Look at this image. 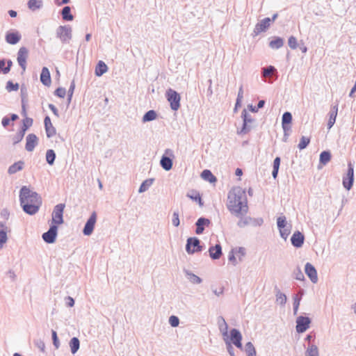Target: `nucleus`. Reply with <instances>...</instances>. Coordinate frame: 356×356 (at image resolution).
<instances>
[{"instance_id": "obj_1", "label": "nucleus", "mask_w": 356, "mask_h": 356, "mask_svg": "<svg viewBox=\"0 0 356 356\" xmlns=\"http://www.w3.org/2000/svg\"><path fill=\"white\" fill-rule=\"evenodd\" d=\"M227 208L236 217L245 215L248 211L245 191L241 187L232 188L228 193Z\"/></svg>"}, {"instance_id": "obj_2", "label": "nucleus", "mask_w": 356, "mask_h": 356, "mask_svg": "<svg viewBox=\"0 0 356 356\" xmlns=\"http://www.w3.org/2000/svg\"><path fill=\"white\" fill-rule=\"evenodd\" d=\"M19 200L24 211L29 215L35 214L42 204L39 194L25 186L20 189Z\"/></svg>"}, {"instance_id": "obj_3", "label": "nucleus", "mask_w": 356, "mask_h": 356, "mask_svg": "<svg viewBox=\"0 0 356 356\" xmlns=\"http://www.w3.org/2000/svg\"><path fill=\"white\" fill-rule=\"evenodd\" d=\"M72 31L70 25L59 26L56 31V37L62 43H68L72 37Z\"/></svg>"}, {"instance_id": "obj_4", "label": "nucleus", "mask_w": 356, "mask_h": 356, "mask_svg": "<svg viewBox=\"0 0 356 356\" xmlns=\"http://www.w3.org/2000/svg\"><path fill=\"white\" fill-rule=\"evenodd\" d=\"M241 118L243 119V126L240 131H237V134H248L252 129V124L254 122V120L252 116L247 112L246 109H243L241 113Z\"/></svg>"}, {"instance_id": "obj_5", "label": "nucleus", "mask_w": 356, "mask_h": 356, "mask_svg": "<svg viewBox=\"0 0 356 356\" xmlns=\"http://www.w3.org/2000/svg\"><path fill=\"white\" fill-rule=\"evenodd\" d=\"M165 95L167 100L170 103L171 109L177 111L180 107L181 97L177 91L169 88L166 91Z\"/></svg>"}, {"instance_id": "obj_6", "label": "nucleus", "mask_w": 356, "mask_h": 356, "mask_svg": "<svg viewBox=\"0 0 356 356\" xmlns=\"http://www.w3.org/2000/svg\"><path fill=\"white\" fill-rule=\"evenodd\" d=\"M202 247L200 245V241L197 237H190L187 239L186 251L189 254L201 252Z\"/></svg>"}, {"instance_id": "obj_7", "label": "nucleus", "mask_w": 356, "mask_h": 356, "mask_svg": "<svg viewBox=\"0 0 356 356\" xmlns=\"http://www.w3.org/2000/svg\"><path fill=\"white\" fill-rule=\"evenodd\" d=\"M65 209L64 204H58L54 208L52 212V223L53 225H60L63 223V211Z\"/></svg>"}, {"instance_id": "obj_8", "label": "nucleus", "mask_w": 356, "mask_h": 356, "mask_svg": "<svg viewBox=\"0 0 356 356\" xmlns=\"http://www.w3.org/2000/svg\"><path fill=\"white\" fill-rule=\"evenodd\" d=\"M354 182V168L352 163L350 162L348 164V170L346 177H343V187L349 191Z\"/></svg>"}, {"instance_id": "obj_9", "label": "nucleus", "mask_w": 356, "mask_h": 356, "mask_svg": "<svg viewBox=\"0 0 356 356\" xmlns=\"http://www.w3.org/2000/svg\"><path fill=\"white\" fill-rule=\"evenodd\" d=\"M29 56V50L25 47L19 48L17 52V60L22 70V72H25L26 69V60Z\"/></svg>"}, {"instance_id": "obj_10", "label": "nucleus", "mask_w": 356, "mask_h": 356, "mask_svg": "<svg viewBox=\"0 0 356 356\" xmlns=\"http://www.w3.org/2000/svg\"><path fill=\"white\" fill-rule=\"evenodd\" d=\"M58 234V227L56 225H51L49 230L42 234V238L47 243H53L55 242Z\"/></svg>"}, {"instance_id": "obj_11", "label": "nucleus", "mask_w": 356, "mask_h": 356, "mask_svg": "<svg viewBox=\"0 0 356 356\" xmlns=\"http://www.w3.org/2000/svg\"><path fill=\"white\" fill-rule=\"evenodd\" d=\"M311 320L309 317L300 316L296 319V332L302 333L305 332L309 327Z\"/></svg>"}, {"instance_id": "obj_12", "label": "nucleus", "mask_w": 356, "mask_h": 356, "mask_svg": "<svg viewBox=\"0 0 356 356\" xmlns=\"http://www.w3.org/2000/svg\"><path fill=\"white\" fill-rule=\"evenodd\" d=\"M97 221V214L94 211L92 213L88 220L86 221L83 229V233L85 236H90L92 234L95 225Z\"/></svg>"}, {"instance_id": "obj_13", "label": "nucleus", "mask_w": 356, "mask_h": 356, "mask_svg": "<svg viewBox=\"0 0 356 356\" xmlns=\"http://www.w3.org/2000/svg\"><path fill=\"white\" fill-rule=\"evenodd\" d=\"M271 19L269 17H266L258 22L254 29V34L259 35L261 32L266 31L270 25Z\"/></svg>"}, {"instance_id": "obj_14", "label": "nucleus", "mask_w": 356, "mask_h": 356, "mask_svg": "<svg viewBox=\"0 0 356 356\" xmlns=\"http://www.w3.org/2000/svg\"><path fill=\"white\" fill-rule=\"evenodd\" d=\"M305 272L312 283L316 284L318 282L317 271L312 264L307 262L305 264Z\"/></svg>"}, {"instance_id": "obj_15", "label": "nucleus", "mask_w": 356, "mask_h": 356, "mask_svg": "<svg viewBox=\"0 0 356 356\" xmlns=\"http://www.w3.org/2000/svg\"><path fill=\"white\" fill-rule=\"evenodd\" d=\"M305 236L304 235L299 231H296L293 233L291 238V244L295 248H301L304 243Z\"/></svg>"}, {"instance_id": "obj_16", "label": "nucleus", "mask_w": 356, "mask_h": 356, "mask_svg": "<svg viewBox=\"0 0 356 356\" xmlns=\"http://www.w3.org/2000/svg\"><path fill=\"white\" fill-rule=\"evenodd\" d=\"M22 35L17 31H8L6 34V41L10 44H16L21 40Z\"/></svg>"}, {"instance_id": "obj_17", "label": "nucleus", "mask_w": 356, "mask_h": 356, "mask_svg": "<svg viewBox=\"0 0 356 356\" xmlns=\"http://www.w3.org/2000/svg\"><path fill=\"white\" fill-rule=\"evenodd\" d=\"M242 335L239 330L233 328L230 330V340L238 348H242Z\"/></svg>"}, {"instance_id": "obj_18", "label": "nucleus", "mask_w": 356, "mask_h": 356, "mask_svg": "<svg viewBox=\"0 0 356 356\" xmlns=\"http://www.w3.org/2000/svg\"><path fill=\"white\" fill-rule=\"evenodd\" d=\"M26 146L25 148L28 152H32L35 147L38 145V137L34 134H30L26 136Z\"/></svg>"}, {"instance_id": "obj_19", "label": "nucleus", "mask_w": 356, "mask_h": 356, "mask_svg": "<svg viewBox=\"0 0 356 356\" xmlns=\"http://www.w3.org/2000/svg\"><path fill=\"white\" fill-rule=\"evenodd\" d=\"M211 223L210 220L208 218L201 217L197 219L195 222L196 229L195 233L197 234H201L203 233L204 230L205 226H209Z\"/></svg>"}, {"instance_id": "obj_20", "label": "nucleus", "mask_w": 356, "mask_h": 356, "mask_svg": "<svg viewBox=\"0 0 356 356\" xmlns=\"http://www.w3.org/2000/svg\"><path fill=\"white\" fill-rule=\"evenodd\" d=\"M44 128L47 138H51L56 135V129L52 125L51 119L49 116H46L44 120Z\"/></svg>"}, {"instance_id": "obj_21", "label": "nucleus", "mask_w": 356, "mask_h": 356, "mask_svg": "<svg viewBox=\"0 0 356 356\" xmlns=\"http://www.w3.org/2000/svg\"><path fill=\"white\" fill-rule=\"evenodd\" d=\"M40 81L46 86H49L51 85V75L49 69L47 67H43L40 74Z\"/></svg>"}, {"instance_id": "obj_22", "label": "nucleus", "mask_w": 356, "mask_h": 356, "mask_svg": "<svg viewBox=\"0 0 356 356\" xmlns=\"http://www.w3.org/2000/svg\"><path fill=\"white\" fill-rule=\"evenodd\" d=\"M25 167V163L24 161H18L12 164L8 169V173L9 175H13L16 172L22 170Z\"/></svg>"}, {"instance_id": "obj_23", "label": "nucleus", "mask_w": 356, "mask_h": 356, "mask_svg": "<svg viewBox=\"0 0 356 356\" xmlns=\"http://www.w3.org/2000/svg\"><path fill=\"white\" fill-rule=\"evenodd\" d=\"M209 256L212 259H218L222 255V248L220 244L211 246L209 249Z\"/></svg>"}, {"instance_id": "obj_24", "label": "nucleus", "mask_w": 356, "mask_h": 356, "mask_svg": "<svg viewBox=\"0 0 356 356\" xmlns=\"http://www.w3.org/2000/svg\"><path fill=\"white\" fill-rule=\"evenodd\" d=\"M338 112V104L333 106L329 113L327 129H330L334 124Z\"/></svg>"}, {"instance_id": "obj_25", "label": "nucleus", "mask_w": 356, "mask_h": 356, "mask_svg": "<svg viewBox=\"0 0 356 356\" xmlns=\"http://www.w3.org/2000/svg\"><path fill=\"white\" fill-rule=\"evenodd\" d=\"M9 228L3 222H0V248H3L8 240L7 232Z\"/></svg>"}, {"instance_id": "obj_26", "label": "nucleus", "mask_w": 356, "mask_h": 356, "mask_svg": "<svg viewBox=\"0 0 356 356\" xmlns=\"http://www.w3.org/2000/svg\"><path fill=\"white\" fill-rule=\"evenodd\" d=\"M292 121V115L290 112L284 113L282 118V127L283 130H291L289 125Z\"/></svg>"}, {"instance_id": "obj_27", "label": "nucleus", "mask_w": 356, "mask_h": 356, "mask_svg": "<svg viewBox=\"0 0 356 356\" xmlns=\"http://www.w3.org/2000/svg\"><path fill=\"white\" fill-rule=\"evenodd\" d=\"M218 325L220 330V332L222 333L224 337H228V325L222 316H219L218 318Z\"/></svg>"}, {"instance_id": "obj_28", "label": "nucleus", "mask_w": 356, "mask_h": 356, "mask_svg": "<svg viewBox=\"0 0 356 356\" xmlns=\"http://www.w3.org/2000/svg\"><path fill=\"white\" fill-rule=\"evenodd\" d=\"M107 70V65L104 63V62L99 60L96 65L95 74L97 76H101L104 73H106Z\"/></svg>"}, {"instance_id": "obj_29", "label": "nucleus", "mask_w": 356, "mask_h": 356, "mask_svg": "<svg viewBox=\"0 0 356 356\" xmlns=\"http://www.w3.org/2000/svg\"><path fill=\"white\" fill-rule=\"evenodd\" d=\"M160 164L165 170L168 171L172 167V160L168 156L163 155L161 159Z\"/></svg>"}, {"instance_id": "obj_30", "label": "nucleus", "mask_w": 356, "mask_h": 356, "mask_svg": "<svg viewBox=\"0 0 356 356\" xmlns=\"http://www.w3.org/2000/svg\"><path fill=\"white\" fill-rule=\"evenodd\" d=\"M27 6L31 11H35L42 7L43 1L42 0H29Z\"/></svg>"}, {"instance_id": "obj_31", "label": "nucleus", "mask_w": 356, "mask_h": 356, "mask_svg": "<svg viewBox=\"0 0 356 356\" xmlns=\"http://www.w3.org/2000/svg\"><path fill=\"white\" fill-rule=\"evenodd\" d=\"M304 294V291L300 290L298 294H296L293 297V314L296 315L298 313V307L300 306V302L302 299V297Z\"/></svg>"}, {"instance_id": "obj_32", "label": "nucleus", "mask_w": 356, "mask_h": 356, "mask_svg": "<svg viewBox=\"0 0 356 356\" xmlns=\"http://www.w3.org/2000/svg\"><path fill=\"white\" fill-rule=\"evenodd\" d=\"M275 297H276V302L281 306H284L286 302V296L282 293L280 290L277 288H275Z\"/></svg>"}, {"instance_id": "obj_33", "label": "nucleus", "mask_w": 356, "mask_h": 356, "mask_svg": "<svg viewBox=\"0 0 356 356\" xmlns=\"http://www.w3.org/2000/svg\"><path fill=\"white\" fill-rule=\"evenodd\" d=\"M284 45V40L280 37H275L270 42L269 47L273 49H278Z\"/></svg>"}, {"instance_id": "obj_34", "label": "nucleus", "mask_w": 356, "mask_h": 356, "mask_svg": "<svg viewBox=\"0 0 356 356\" xmlns=\"http://www.w3.org/2000/svg\"><path fill=\"white\" fill-rule=\"evenodd\" d=\"M185 275L187 277V279L193 284H200L202 282V280L198 277L197 275H195L194 273H191L189 270H185Z\"/></svg>"}, {"instance_id": "obj_35", "label": "nucleus", "mask_w": 356, "mask_h": 356, "mask_svg": "<svg viewBox=\"0 0 356 356\" xmlns=\"http://www.w3.org/2000/svg\"><path fill=\"white\" fill-rule=\"evenodd\" d=\"M201 177L205 181H208L210 183L216 181V177L211 173L209 170H204L201 173Z\"/></svg>"}, {"instance_id": "obj_36", "label": "nucleus", "mask_w": 356, "mask_h": 356, "mask_svg": "<svg viewBox=\"0 0 356 356\" xmlns=\"http://www.w3.org/2000/svg\"><path fill=\"white\" fill-rule=\"evenodd\" d=\"M61 15L65 21H72L74 19V16L71 14V8L70 6H65L62 9Z\"/></svg>"}, {"instance_id": "obj_37", "label": "nucleus", "mask_w": 356, "mask_h": 356, "mask_svg": "<svg viewBox=\"0 0 356 356\" xmlns=\"http://www.w3.org/2000/svg\"><path fill=\"white\" fill-rule=\"evenodd\" d=\"M305 356H319L318 348L315 344L309 345L305 351Z\"/></svg>"}, {"instance_id": "obj_38", "label": "nucleus", "mask_w": 356, "mask_h": 356, "mask_svg": "<svg viewBox=\"0 0 356 356\" xmlns=\"http://www.w3.org/2000/svg\"><path fill=\"white\" fill-rule=\"evenodd\" d=\"M80 341L77 337H73L70 341V347L72 354H75L79 349Z\"/></svg>"}, {"instance_id": "obj_39", "label": "nucleus", "mask_w": 356, "mask_h": 356, "mask_svg": "<svg viewBox=\"0 0 356 356\" xmlns=\"http://www.w3.org/2000/svg\"><path fill=\"white\" fill-rule=\"evenodd\" d=\"M157 114L155 111L149 110L143 117V122H150L156 118Z\"/></svg>"}, {"instance_id": "obj_40", "label": "nucleus", "mask_w": 356, "mask_h": 356, "mask_svg": "<svg viewBox=\"0 0 356 356\" xmlns=\"http://www.w3.org/2000/svg\"><path fill=\"white\" fill-rule=\"evenodd\" d=\"M154 181V179H147L143 181L139 188L138 193H142L147 191L149 188L153 184Z\"/></svg>"}, {"instance_id": "obj_41", "label": "nucleus", "mask_w": 356, "mask_h": 356, "mask_svg": "<svg viewBox=\"0 0 356 356\" xmlns=\"http://www.w3.org/2000/svg\"><path fill=\"white\" fill-rule=\"evenodd\" d=\"M56 159V153L53 149H48L46 152V161L47 163L52 165L54 163Z\"/></svg>"}, {"instance_id": "obj_42", "label": "nucleus", "mask_w": 356, "mask_h": 356, "mask_svg": "<svg viewBox=\"0 0 356 356\" xmlns=\"http://www.w3.org/2000/svg\"><path fill=\"white\" fill-rule=\"evenodd\" d=\"M331 159V154L328 151H323L320 154V162L325 165Z\"/></svg>"}, {"instance_id": "obj_43", "label": "nucleus", "mask_w": 356, "mask_h": 356, "mask_svg": "<svg viewBox=\"0 0 356 356\" xmlns=\"http://www.w3.org/2000/svg\"><path fill=\"white\" fill-rule=\"evenodd\" d=\"M240 218V220H238V222H237V225L239 227H244L248 225H250L251 223V217H249V216H245L244 217L243 216H241V217H238Z\"/></svg>"}, {"instance_id": "obj_44", "label": "nucleus", "mask_w": 356, "mask_h": 356, "mask_svg": "<svg viewBox=\"0 0 356 356\" xmlns=\"http://www.w3.org/2000/svg\"><path fill=\"white\" fill-rule=\"evenodd\" d=\"M245 352H246L248 356H256L255 348L251 342H248L245 344Z\"/></svg>"}, {"instance_id": "obj_45", "label": "nucleus", "mask_w": 356, "mask_h": 356, "mask_svg": "<svg viewBox=\"0 0 356 356\" xmlns=\"http://www.w3.org/2000/svg\"><path fill=\"white\" fill-rule=\"evenodd\" d=\"M291 225H289L286 227L281 228V229H279L280 230V236L282 238H284V240H286L288 236L290 234V233H291Z\"/></svg>"}, {"instance_id": "obj_46", "label": "nucleus", "mask_w": 356, "mask_h": 356, "mask_svg": "<svg viewBox=\"0 0 356 356\" xmlns=\"http://www.w3.org/2000/svg\"><path fill=\"white\" fill-rule=\"evenodd\" d=\"M276 71V69L274 66L270 65L267 67H264L262 69V76L264 77H267L271 75L274 72Z\"/></svg>"}, {"instance_id": "obj_47", "label": "nucleus", "mask_w": 356, "mask_h": 356, "mask_svg": "<svg viewBox=\"0 0 356 356\" xmlns=\"http://www.w3.org/2000/svg\"><path fill=\"white\" fill-rule=\"evenodd\" d=\"M277 225L278 229L284 228L287 225L286 218L284 216H282L277 218Z\"/></svg>"}, {"instance_id": "obj_48", "label": "nucleus", "mask_w": 356, "mask_h": 356, "mask_svg": "<svg viewBox=\"0 0 356 356\" xmlns=\"http://www.w3.org/2000/svg\"><path fill=\"white\" fill-rule=\"evenodd\" d=\"M310 139L305 136H302L300 138V143L298 144V148L300 149H304L307 147V146L309 144Z\"/></svg>"}, {"instance_id": "obj_49", "label": "nucleus", "mask_w": 356, "mask_h": 356, "mask_svg": "<svg viewBox=\"0 0 356 356\" xmlns=\"http://www.w3.org/2000/svg\"><path fill=\"white\" fill-rule=\"evenodd\" d=\"M33 124V119L32 118H26L25 119L23 120V126L22 127V131H23V132H25L26 131V130L31 127L32 126Z\"/></svg>"}, {"instance_id": "obj_50", "label": "nucleus", "mask_w": 356, "mask_h": 356, "mask_svg": "<svg viewBox=\"0 0 356 356\" xmlns=\"http://www.w3.org/2000/svg\"><path fill=\"white\" fill-rule=\"evenodd\" d=\"M293 276H294V278L298 280H300V281L305 280L304 274H303V273L302 272L301 269L299 267H297L294 270V271H293Z\"/></svg>"}, {"instance_id": "obj_51", "label": "nucleus", "mask_w": 356, "mask_h": 356, "mask_svg": "<svg viewBox=\"0 0 356 356\" xmlns=\"http://www.w3.org/2000/svg\"><path fill=\"white\" fill-rule=\"evenodd\" d=\"M6 88L8 92L17 91L19 89V84L13 83L11 81H8L6 83Z\"/></svg>"}, {"instance_id": "obj_52", "label": "nucleus", "mask_w": 356, "mask_h": 356, "mask_svg": "<svg viewBox=\"0 0 356 356\" xmlns=\"http://www.w3.org/2000/svg\"><path fill=\"white\" fill-rule=\"evenodd\" d=\"M172 223L175 227H178L180 224L179 218V211H175L172 214Z\"/></svg>"}, {"instance_id": "obj_53", "label": "nucleus", "mask_w": 356, "mask_h": 356, "mask_svg": "<svg viewBox=\"0 0 356 356\" xmlns=\"http://www.w3.org/2000/svg\"><path fill=\"white\" fill-rule=\"evenodd\" d=\"M21 96H22V110L25 113V102L26 101V90L25 88H21Z\"/></svg>"}, {"instance_id": "obj_54", "label": "nucleus", "mask_w": 356, "mask_h": 356, "mask_svg": "<svg viewBox=\"0 0 356 356\" xmlns=\"http://www.w3.org/2000/svg\"><path fill=\"white\" fill-rule=\"evenodd\" d=\"M169 323L172 327H176L179 324V319L176 316H171L169 318Z\"/></svg>"}, {"instance_id": "obj_55", "label": "nucleus", "mask_w": 356, "mask_h": 356, "mask_svg": "<svg viewBox=\"0 0 356 356\" xmlns=\"http://www.w3.org/2000/svg\"><path fill=\"white\" fill-rule=\"evenodd\" d=\"M288 44H289V46L290 47V48H291L292 49H296L297 46H298V42H297L296 38L294 36H291L289 38Z\"/></svg>"}, {"instance_id": "obj_56", "label": "nucleus", "mask_w": 356, "mask_h": 356, "mask_svg": "<svg viewBox=\"0 0 356 356\" xmlns=\"http://www.w3.org/2000/svg\"><path fill=\"white\" fill-rule=\"evenodd\" d=\"M263 222H264V220L261 218H251L250 225H252L254 227L261 226L263 224Z\"/></svg>"}, {"instance_id": "obj_57", "label": "nucleus", "mask_w": 356, "mask_h": 356, "mask_svg": "<svg viewBox=\"0 0 356 356\" xmlns=\"http://www.w3.org/2000/svg\"><path fill=\"white\" fill-rule=\"evenodd\" d=\"M55 95L59 97L63 98L66 95V90L63 88H58L55 90Z\"/></svg>"}, {"instance_id": "obj_58", "label": "nucleus", "mask_w": 356, "mask_h": 356, "mask_svg": "<svg viewBox=\"0 0 356 356\" xmlns=\"http://www.w3.org/2000/svg\"><path fill=\"white\" fill-rule=\"evenodd\" d=\"M228 259L230 262L232 263V264L234 266H236L237 264V261H236V259L234 256V250H232L229 252V255H228Z\"/></svg>"}, {"instance_id": "obj_59", "label": "nucleus", "mask_w": 356, "mask_h": 356, "mask_svg": "<svg viewBox=\"0 0 356 356\" xmlns=\"http://www.w3.org/2000/svg\"><path fill=\"white\" fill-rule=\"evenodd\" d=\"M51 334H52L53 343H54V346L56 347V348H58L60 343H59V341H58V339L57 337L56 332L54 330H52Z\"/></svg>"}, {"instance_id": "obj_60", "label": "nucleus", "mask_w": 356, "mask_h": 356, "mask_svg": "<svg viewBox=\"0 0 356 356\" xmlns=\"http://www.w3.org/2000/svg\"><path fill=\"white\" fill-rule=\"evenodd\" d=\"M74 88H75V83H74V81H72L70 84V88L68 90V101H69V102L72 99V97Z\"/></svg>"}, {"instance_id": "obj_61", "label": "nucleus", "mask_w": 356, "mask_h": 356, "mask_svg": "<svg viewBox=\"0 0 356 356\" xmlns=\"http://www.w3.org/2000/svg\"><path fill=\"white\" fill-rule=\"evenodd\" d=\"M65 302L67 307H72L74 305V300L71 296H67L65 298Z\"/></svg>"}, {"instance_id": "obj_62", "label": "nucleus", "mask_w": 356, "mask_h": 356, "mask_svg": "<svg viewBox=\"0 0 356 356\" xmlns=\"http://www.w3.org/2000/svg\"><path fill=\"white\" fill-rule=\"evenodd\" d=\"M35 344L42 352L44 351L45 345H44V343L42 340L39 339V340L35 341Z\"/></svg>"}, {"instance_id": "obj_63", "label": "nucleus", "mask_w": 356, "mask_h": 356, "mask_svg": "<svg viewBox=\"0 0 356 356\" xmlns=\"http://www.w3.org/2000/svg\"><path fill=\"white\" fill-rule=\"evenodd\" d=\"M25 134V132H23V131H20L14 138V143H19V141H21L24 137Z\"/></svg>"}, {"instance_id": "obj_64", "label": "nucleus", "mask_w": 356, "mask_h": 356, "mask_svg": "<svg viewBox=\"0 0 356 356\" xmlns=\"http://www.w3.org/2000/svg\"><path fill=\"white\" fill-rule=\"evenodd\" d=\"M188 197H189L191 199L195 200V201H197L198 202L200 206H202L203 204L202 202V198L200 197V195L199 194H197L195 195V196L193 195H187Z\"/></svg>"}]
</instances>
